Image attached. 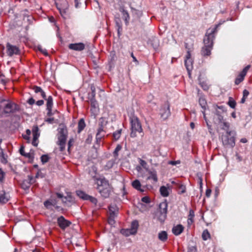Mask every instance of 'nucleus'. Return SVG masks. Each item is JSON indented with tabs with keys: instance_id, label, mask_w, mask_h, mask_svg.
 Here are the masks:
<instances>
[{
	"instance_id": "69168bd1",
	"label": "nucleus",
	"mask_w": 252,
	"mask_h": 252,
	"mask_svg": "<svg viewBox=\"0 0 252 252\" xmlns=\"http://www.w3.org/2000/svg\"><path fill=\"white\" fill-rule=\"evenodd\" d=\"M188 252H197V250L195 247H191L189 248Z\"/></svg>"
},
{
	"instance_id": "39448f33",
	"label": "nucleus",
	"mask_w": 252,
	"mask_h": 252,
	"mask_svg": "<svg viewBox=\"0 0 252 252\" xmlns=\"http://www.w3.org/2000/svg\"><path fill=\"white\" fill-rule=\"evenodd\" d=\"M67 136V130L66 126L63 124L60 125V127L58 128L57 144L60 146V150L61 152H63L65 149Z\"/></svg>"
},
{
	"instance_id": "0e129e2a",
	"label": "nucleus",
	"mask_w": 252,
	"mask_h": 252,
	"mask_svg": "<svg viewBox=\"0 0 252 252\" xmlns=\"http://www.w3.org/2000/svg\"><path fill=\"white\" fill-rule=\"evenodd\" d=\"M62 201L63 202V203L66 204V205L67 206H69V204H68V203L67 202V196H64L62 199Z\"/></svg>"
},
{
	"instance_id": "1a4fd4ad",
	"label": "nucleus",
	"mask_w": 252,
	"mask_h": 252,
	"mask_svg": "<svg viewBox=\"0 0 252 252\" xmlns=\"http://www.w3.org/2000/svg\"><path fill=\"white\" fill-rule=\"evenodd\" d=\"M56 5L61 15L64 19H66L69 17L68 3L66 1L63 0L61 4L57 3Z\"/></svg>"
},
{
	"instance_id": "052dcab7",
	"label": "nucleus",
	"mask_w": 252,
	"mask_h": 252,
	"mask_svg": "<svg viewBox=\"0 0 252 252\" xmlns=\"http://www.w3.org/2000/svg\"><path fill=\"white\" fill-rule=\"evenodd\" d=\"M27 102L30 105H32L35 103V100L33 99V97H31L27 100Z\"/></svg>"
},
{
	"instance_id": "49530a36",
	"label": "nucleus",
	"mask_w": 252,
	"mask_h": 252,
	"mask_svg": "<svg viewBox=\"0 0 252 252\" xmlns=\"http://www.w3.org/2000/svg\"><path fill=\"white\" fill-rule=\"evenodd\" d=\"M109 211L110 212V215H114L116 211H117L115 205H110L109 207Z\"/></svg>"
},
{
	"instance_id": "bf43d9fd",
	"label": "nucleus",
	"mask_w": 252,
	"mask_h": 252,
	"mask_svg": "<svg viewBox=\"0 0 252 252\" xmlns=\"http://www.w3.org/2000/svg\"><path fill=\"white\" fill-rule=\"evenodd\" d=\"M104 127H101L99 126L96 134H97L98 135H102L101 133L102 132L104 131Z\"/></svg>"
},
{
	"instance_id": "a878e982",
	"label": "nucleus",
	"mask_w": 252,
	"mask_h": 252,
	"mask_svg": "<svg viewBox=\"0 0 252 252\" xmlns=\"http://www.w3.org/2000/svg\"><path fill=\"white\" fill-rule=\"evenodd\" d=\"M139 226L138 221L137 220H134L132 221L130 229L131 231H133L135 234L137 232V229Z\"/></svg>"
},
{
	"instance_id": "e433bc0d",
	"label": "nucleus",
	"mask_w": 252,
	"mask_h": 252,
	"mask_svg": "<svg viewBox=\"0 0 252 252\" xmlns=\"http://www.w3.org/2000/svg\"><path fill=\"white\" fill-rule=\"evenodd\" d=\"M217 108L215 111L214 115H222L225 112L224 107L223 106H217Z\"/></svg>"
},
{
	"instance_id": "58836bf2",
	"label": "nucleus",
	"mask_w": 252,
	"mask_h": 252,
	"mask_svg": "<svg viewBox=\"0 0 252 252\" xmlns=\"http://www.w3.org/2000/svg\"><path fill=\"white\" fill-rule=\"evenodd\" d=\"M121 129L117 130L113 133V136L115 140H117L120 138L121 135Z\"/></svg>"
},
{
	"instance_id": "9d476101",
	"label": "nucleus",
	"mask_w": 252,
	"mask_h": 252,
	"mask_svg": "<svg viewBox=\"0 0 252 252\" xmlns=\"http://www.w3.org/2000/svg\"><path fill=\"white\" fill-rule=\"evenodd\" d=\"M76 195L81 199L84 200H89L94 205H96L97 200L96 198L90 196L82 190H78L76 191Z\"/></svg>"
},
{
	"instance_id": "a211bd4d",
	"label": "nucleus",
	"mask_w": 252,
	"mask_h": 252,
	"mask_svg": "<svg viewBox=\"0 0 252 252\" xmlns=\"http://www.w3.org/2000/svg\"><path fill=\"white\" fill-rule=\"evenodd\" d=\"M10 198L8 193H6L5 190H2L0 191V203L5 204L7 203Z\"/></svg>"
},
{
	"instance_id": "20e7f679",
	"label": "nucleus",
	"mask_w": 252,
	"mask_h": 252,
	"mask_svg": "<svg viewBox=\"0 0 252 252\" xmlns=\"http://www.w3.org/2000/svg\"><path fill=\"white\" fill-rule=\"evenodd\" d=\"M97 189L101 196L104 198L109 197L111 192V188L108 181L105 178H100L97 180Z\"/></svg>"
},
{
	"instance_id": "774afa93",
	"label": "nucleus",
	"mask_w": 252,
	"mask_h": 252,
	"mask_svg": "<svg viewBox=\"0 0 252 252\" xmlns=\"http://www.w3.org/2000/svg\"><path fill=\"white\" fill-rule=\"evenodd\" d=\"M44 101L43 100H39L36 102V104L39 106L43 105Z\"/></svg>"
},
{
	"instance_id": "f704fd0d",
	"label": "nucleus",
	"mask_w": 252,
	"mask_h": 252,
	"mask_svg": "<svg viewBox=\"0 0 252 252\" xmlns=\"http://www.w3.org/2000/svg\"><path fill=\"white\" fill-rule=\"evenodd\" d=\"M220 127L221 129L225 130L226 132L228 131H230L229 129L230 127V124L229 123L224 121H222V123H220Z\"/></svg>"
},
{
	"instance_id": "0eeeda50",
	"label": "nucleus",
	"mask_w": 252,
	"mask_h": 252,
	"mask_svg": "<svg viewBox=\"0 0 252 252\" xmlns=\"http://www.w3.org/2000/svg\"><path fill=\"white\" fill-rule=\"evenodd\" d=\"M168 204L166 201L160 203L159 205V215L158 217V220L162 223L167 217Z\"/></svg>"
},
{
	"instance_id": "8fccbe9b",
	"label": "nucleus",
	"mask_w": 252,
	"mask_h": 252,
	"mask_svg": "<svg viewBox=\"0 0 252 252\" xmlns=\"http://www.w3.org/2000/svg\"><path fill=\"white\" fill-rule=\"evenodd\" d=\"M179 190L181 194L184 193L186 191V186L183 185H178Z\"/></svg>"
},
{
	"instance_id": "338daca9",
	"label": "nucleus",
	"mask_w": 252,
	"mask_h": 252,
	"mask_svg": "<svg viewBox=\"0 0 252 252\" xmlns=\"http://www.w3.org/2000/svg\"><path fill=\"white\" fill-rule=\"evenodd\" d=\"M211 192H212V191H211V189H207L206 190V193H205L206 196L207 197H209L211 195Z\"/></svg>"
},
{
	"instance_id": "09e8293b",
	"label": "nucleus",
	"mask_w": 252,
	"mask_h": 252,
	"mask_svg": "<svg viewBox=\"0 0 252 252\" xmlns=\"http://www.w3.org/2000/svg\"><path fill=\"white\" fill-rule=\"evenodd\" d=\"M44 121L50 124H52L54 123H56V122L55 121L54 118L52 117H49V118L45 119Z\"/></svg>"
},
{
	"instance_id": "c03bdc74",
	"label": "nucleus",
	"mask_w": 252,
	"mask_h": 252,
	"mask_svg": "<svg viewBox=\"0 0 252 252\" xmlns=\"http://www.w3.org/2000/svg\"><path fill=\"white\" fill-rule=\"evenodd\" d=\"M107 124V121L105 120V118L102 117L99 119L98 126L104 127L106 126Z\"/></svg>"
},
{
	"instance_id": "7c9ffc66",
	"label": "nucleus",
	"mask_w": 252,
	"mask_h": 252,
	"mask_svg": "<svg viewBox=\"0 0 252 252\" xmlns=\"http://www.w3.org/2000/svg\"><path fill=\"white\" fill-rule=\"evenodd\" d=\"M46 102V109H50V108H52L53 106V97L51 95L49 96L46 99H45Z\"/></svg>"
},
{
	"instance_id": "ea45409f",
	"label": "nucleus",
	"mask_w": 252,
	"mask_h": 252,
	"mask_svg": "<svg viewBox=\"0 0 252 252\" xmlns=\"http://www.w3.org/2000/svg\"><path fill=\"white\" fill-rule=\"evenodd\" d=\"M227 104L231 108L233 109L235 108L236 105V101L231 97L229 98Z\"/></svg>"
},
{
	"instance_id": "6e6552de",
	"label": "nucleus",
	"mask_w": 252,
	"mask_h": 252,
	"mask_svg": "<svg viewBox=\"0 0 252 252\" xmlns=\"http://www.w3.org/2000/svg\"><path fill=\"white\" fill-rule=\"evenodd\" d=\"M159 115L163 120H167L171 115L170 104L168 101L165 102L160 106Z\"/></svg>"
},
{
	"instance_id": "603ef678",
	"label": "nucleus",
	"mask_w": 252,
	"mask_h": 252,
	"mask_svg": "<svg viewBox=\"0 0 252 252\" xmlns=\"http://www.w3.org/2000/svg\"><path fill=\"white\" fill-rule=\"evenodd\" d=\"M131 12H132V13L133 14V15H137V16H139V15H141V12L140 11L131 7Z\"/></svg>"
},
{
	"instance_id": "6ab92c4d",
	"label": "nucleus",
	"mask_w": 252,
	"mask_h": 252,
	"mask_svg": "<svg viewBox=\"0 0 252 252\" xmlns=\"http://www.w3.org/2000/svg\"><path fill=\"white\" fill-rule=\"evenodd\" d=\"M115 22L116 27H117L118 36H120L123 30L122 23L121 18L120 17H115Z\"/></svg>"
},
{
	"instance_id": "13d9d810",
	"label": "nucleus",
	"mask_w": 252,
	"mask_h": 252,
	"mask_svg": "<svg viewBox=\"0 0 252 252\" xmlns=\"http://www.w3.org/2000/svg\"><path fill=\"white\" fill-rule=\"evenodd\" d=\"M114 216V215H110V217H109V220H108V222L111 225H113L115 223V221L113 219Z\"/></svg>"
},
{
	"instance_id": "9b49d317",
	"label": "nucleus",
	"mask_w": 252,
	"mask_h": 252,
	"mask_svg": "<svg viewBox=\"0 0 252 252\" xmlns=\"http://www.w3.org/2000/svg\"><path fill=\"white\" fill-rule=\"evenodd\" d=\"M91 92L88 93V98L90 100L91 107L96 108L98 107V103L95 99V89L94 85L91 86Z\"/></svg>"
},
{
	"instance_id": "393cba45",
	"label": "nucleus",
	"mask_w": 252,
	"mask_h": 252,
	"mask_svg": "<svg viewBox=\"0 0 252 252\" xmlns=\"http://www.w3.org/2000/svg\"><path fill=\"white\" fill-rule=\"evenodd\" d=\"M185 65L187 68V70L188 72V73L190 76V71L193 68L192 66V60H185Z\"/></svg>"
},
{
	"instance_id": "a18cd8bd",
	"label": "nucleus",
	"mask_w": 252,
	"mask_h": 252,
	"mask_svg": "<svg viewBox=\"0 0 252 252\" xmlns=\"http://www.w3.org/2000/svg\"><path fill=\"white\" fill-rule=\"evenodd\" d=\"M46 110H47V116L48 117H52L56 113H59V112L57 110L53 111L52 108H50V109H46Z\"/></svg>"
},
{
	"instance_id": "473e14b6",
	"label": "nucleus",
	"mask_w": 252,
	"mask_h": 252,
	"mask_svg": "<svg viewBox=\"0 0 252 252\" xmlns=\"http://www.w3.org/2000/svg\"><path fill=\"white\" fill-rule=\"evenodd\" d=\"M149 173L150 174V176L147 177V180L152 179L154 180L155 182H157L158 181V177L156 171H149Z\"/></svg>"
},
{
	"instance_id": "4d7b16f0",
	"label": "nucleus",
	"mask_w": 252,
	"mask_h": 252,
	"mask_svg": "<svg viewBox=\"0 0 252 252\" xmlns=\"http://www.w3.org/2000/svg\"><path fill=\"white\" fill-rule=\"evenodd\" d=\"M251 67V65H248L247 66H246L243 69V70L241 72V73L243 74L244 75L246 76V73L248 71V70L249 69V68H250Z\"/></svg>"
},
{
	"instance_id": "f03ea898",
	"label": "nucleus",
	"mask_w": 252,
	"mask_h": 252,
	"mask_svg": "<svg viewBox=\"0 0 252 252\" xmlns=\"http://www.w3.org/2000/svg\"><path fill=\"white\" fill-rule=\"evenodd\" d=\"M20 110L18 104L9 99L0 97V117H7Z\"/></svg>"
},
{
	"instance_id": "c85d7f7f",
	"label": "nucleus",
	"mask_w": 252,
	"mask_h": 252,
	"mask_svg": "<svg viewBox=\"0 0 252 252\" xmlns=\"http://www.w3.org/2000/svg\"><path fill=\"white\" fill-rule=\"evenodd\" d=\"M167 233L165 231H162L159 232L158 234V238L162 242H165L167 239Z\"/></svg>"
},
{
	"instance_id": "e2e57ef3",
	"label": "nucleus",
	"mask_w": 252,
	"mask_h": 252,
	"mask_svg": "<svg viewBox=\"0 0 252 252\" xmlns=\"http://www.w3.org/2000/svg\"><path fill=\"white\" fill-rule=\"evenodd\" d=\"M180 160H176V161H169V164H171V165H175L177 164H180Z\"/></svg>"
},
{
	"instance_id": "5fc2aeb1",
	"label": "nucleus",
	"mask_w": 252,
	"mask_h": 252,
	"mask_svg": "<svg viewBox=\"0 0 252 252\" xmlns=\"http://www.w3.org/2000/svg\"><path fill=\"white\" fill-rule=\"evenodd\" d=\"M25 157L28 158L29 159H31L32 160H33L34 157L32 154L30 153H25L24 154V156Z\"/></svg>"
},
{
	"instance_id": "3c124183",
	"label": "nucleus",
	"mask_w": 252,
	"mask_h": 252,
	"mask_svg": "<svg viewBox=\"0 0 252 252\" xmlns=\"http://www.w3.org/2000/svg\"><path fill=\"white\" fill-rule=\"evenodd\" d=\"M31 133V130L29 129H27L26 130V134L23 135V138L26 140H30V135Z\"/></svg>"
},
{
	"instance_id": "423d86ee",
	"label": "nucleus",
	"mask_w": 252,
	"mask_h": 252,
	"mask_svg": "<svg viewBox=\"0 0 252 252\" xmlns=\"http://www.w3.org/2000/svg\"><path fill=\"white\" fill-rule=\"evenodd\" d=\"M129 118L131 130L130 136L131 137H135L137 136V132L141 133L142 132V126L139 120L136 116L131 114Z\"/></svg>"
},
{
	"instance_id": "4be33fe9",
	"label": "nucleus",
	"mask_w": 252,
	"mask_h": 252,
	"mask_svg": "<svg viewBox=\"0 0 252 252\" xmlns=\"http://www.w3.org/2000/svg\"><path fill=\"white\" fill-rule=\"evenodd\" d=\"M184 230V227L181 224H178L172 228V232L175 235H180Z\"/></svg>"
},
{
	"instance_id": "bb28decb",
	"label": "nucleus",
	"mask_w": 252,
	"mask_h": 252,
	"mask_svg": "<svg viewBox=\"0 0 252 252\" xmlns=\"http://www.w3.org/2000/svg\"><path fill=\"white\" fill-rule=\"evenodd\" d=\"M223 117L222 115H214L213 116V121L215 124L220 125L223 121Z\"/></svg>"
},
{
	"instance_id": "4468645a",
	"label": "nucleus",
	"mask_w": 252,
	"mask_h": 252,
	"mask_svg": "<svg viewBox=\"0 0 252 252\" xmlns=\"http://www.w3.org/2000/svg\"><path fill=\"white\" fill-rule=\"evenodd\" d=\"M32 176L28 175L27 180H24L21 184V187L24 190L29 189L32 184L34 183Z\"/></svg>"
},
{
	"instance_id": "2f4dec72",
	"label": "nucleus",
	"mask_w": 252,
	"mask_h": 252,
	"mask_svg": "<svg viewBox=\"0 0 252 252\" xmlns=\"http://www.w3.org/2000/svg\"><path fill=\"white\" fill-rule=\"evenodd\" d=\"M160 194L163 197H167L169 195L168 189L165 186H161L159 189Z\"/></svg>"
},
{
	"instance_id": "b1692460",
	"label": "nucleus",
	"mask_w": 252,
	"mask_h": 252,
	"mask_svg": "<svg viewBox=\"0 0 252 252\" xmlns=\"http://www.w3.org/2000/svg\"><path fill=\"white\" fill-rule=\"evenodd\" d=\"M56 204H57V201L55 199L47 200L44 202V206L46 207V208L48 209H50L51 206H53L54 207L55 206H56Z\"/></svg>"
},
{
	"instance_id": "c756f323",
	"label": "nucleus",
	"mask_w": 252,
	"mask_h": 252,
	"mask_svg": "<svg viewBox=\"0 0 252 252\" xmlns=\"http://www.w3.org/2000/svg\"><path fill=\"white\" fill-rule=\"evenodd\" d=\"M86 124L83 119H81L78 124V132L80 133L85 127Z\"/></svg>"
},
{
	"instance_id": "ddd939ff",
	"label": "nucleus",
	"mask_w": 252,
	"mask_h": 252,
	"mask_svg": "<svg viewBox=\"0 0 252 252\" xmlns=\"http://www.w3.org/2000/svg\"><path fill=\"white\" fill-rule=\"evenodd\" d=\"M6 48L7 54L10 57L12 56L14 54L18 55L19 54V49L16 46L12 45L8 43L6 45Z\"/></svg>"
},
{
	"instance_id": "aec40b11",
	"label": "nucleus",
	"mask_w": 252,
	"mask_h": 252,
	"mask_svg": "<svg viewBox=\"0 0 252 252\" xmlns=\"http://www.w3.org/2000/svg\"><path fill=\"white\" fill-rule=\"evenodd\" d=\"M149 44L153 47L155 50L158 49L159 46V40L156 37H152L149 40Z\"/></svg>"
},
{
	"instance_id": "c9c22d12",
	"label": "nucleus",
	"mask_w": 252,
	"mask_h": 252,
	"mask_svg": "<svg viewBox=\"0 0 252 252\" xmlns=\"http://www.w3.org/2000/svg\"><path fill=\"white\" fill-rule=\"evenodd\" d=\"M245 76V75L240 72L235 79V84L236 85H239L244 80Z\"/></svg>"
},
{
	"instance_id": "4c0bfd02",
	"label": "nucleus",
	"mask_w": 252,
	"mask_h": 252,
	"mask_svg": "<svg viewBox=\"0 0 252 252\" xmlns=\"http://www.w3.org/2000/svg\"><path fill=\"white\" fill-rule=\"evenodd\" d=\"M122 146L120 144H118L113 152V156L116 159L118 158L119 155L118 153L122 149Z\"/></svg>"
},
{
	"instance_id": "864d4df0",
	"label": "nucleus",
	"mask_w": 252,
	"mask_h": 252,
	"mask_svg": "<svg viewBox=\"0 0 252 252\" xmlns=\"http://www.w3.org/2000/svg\"><path fill=\"white\" fill-rule=\"evenodd\" d=\"M38 49L39 51H40L42 53H43L45 56L48 55L47 50L45 49H43L41 46H38Z\"/></svg>"
},
{
	"instance_id": "f257e3e1",
	"label": "nucleus",
	"mask_w": 252,
	"mask_h": 252,
	"mask_svg": "<svg viewBox=\"0 0 252 252\" xmlns=\"http://www.w3.org/2000/svg\"><path fill=\"white\" fill-rule=\"evenodd\" d=\"M218 26L214 28H211L207 30L205 35L204 37L203 42L204 46L202 47L201 53L203 56H208L211 54V50L213 48L214 40L215 37V34L217 32Z\"/></svg>"
},
{
	"instance_id": "5701e85b",
	"label": "nucleus",
	"mask_w": 252,
	"mask_h": 252,
	"mask_svg": "<svg viewBox=\"0 0 252 252\" xmlns=\"http://www.w3.org/2000/svg\"><path fill=\"white\" fill-rule=\"evenodd\" d=\"M32 90L36 94L40 93L42 97L44 99H46V94L41 87L37 86H34L32 87Z\"/></svg>"
},
{
	"instance_id": "a19ab883",
	"label": "nucleus",
	"mask_w": 252,
	"mask_h": 252,
	"mask_svg": "<svg viewBox=\"0 0 252 252\" xmlns=\"http://www.w3.org/2000/svg\"><path fill=\"white\" fill-rule=\"evenodd\" d=\"M40 158L42 164H44L49 161L50 157L48 156V155H43Z\"/></svg>"
},
{
	"instance_id": "72a5a7b5",
	"label": "nucleus",
	"mask_w": 252,
	"mask_h": 252,
	"mask_svg": "<svg viewBox=\"0 0 252 252\" xmlns=\"http://www.w3.org/2000/svg\"><path fill=\"white\" fill-rule=\"evenodd\" d=\"M120 232L122 234L125 236H129L131 235H135L134 232L131 231L130 228L129 229H122L120 231Z\"/></svg>"
},
{
	"instance_id": "dca6fc26",
	"label": "nucleus",
	"mask_w": 252,
	"mask_h": 252,
	"mask_svg": "<svg viewBox=\"0 0 252 252\" xmlns=\"http://www.w3.org/2000/svg\"><path fill=\"white\" fill-rule=\"evenodd\" d=\"M119 10L122 13V17L124 20L126 25L128 26L130 20V16L128 11L126 10L123 7H120Z\"/></svg>"
},
{
	"instance_id": "37998d69",
	"label": "nucleus",
	"mask_w": 252,
	"mask_h": 252,
	"mask_svg": "<svg viewBox=\"0 0 252 252\" xmlns=\"http://www.w3.org/2000/svg\"><path fill=\"white\" fill-rule=\"evenodd\" d=\"M202 237L204 240H207L208 238L210 237V233L208 230L206 229L203 231L202 234Z\"/></svg>"
},
{
	"instance_id": "412c9836",
	"label": "nucleus",
	"mask_w": 252,
	"mask_h": 252,
	"mask_svg": "<svg viewBox=\"0 0 252 252\" xmlns=\"http://www.w3.org/2000/svg\"><path fill=\"white\" fill-rule=\"evenodd\" d=\"M199 104L201 107V108L203 109V111H202L203 115L204 118H205V110L206 109V107L207 106V103L206 99L203 97H200L199 99Z\"/></svg>"
},
{
	"instance_id": "6e6d98bb",
	"label": "nucleus",
	"mask_w": 252,
	"mask_h": 252,
	"mask_svg": "<svg viewBox=\"0 0 252 252\" xmlns=\"http://www.w3.org/2000/svg\"><path fill=\"white\" fill-rule=\"evenodd\" d=\"M141 201L145 203H149L150 202V199L148 196H146L142 198Z\"/></svg>"
},
{
	"instance_id": "7ed1b4c3",
	"label": "nucleus",
	"mask_w": 252,
	"mask_h": 252,
	"mask_svg": "<svg viewBox=\"0 0 252 252\" xmlns=\"http://www.w3.org/2000/svg\"><path fill=\"white\" fill-rule=\"evenodd\" d=\"M236 132L235 130L228 131L225 133L220 134L223 146L226 148H233L235 145Z\"/></svg>"
},
{
	"instance_id": "f3484780",
	"label": "nucleus",
	"mask_w": 252,
	"mask_h": 252,
	"mask_svg": "<svg viewBox=\"0 0 252 252\" xmlns=\"http://www.w3.org/2000/svg\"><path fill=\"white\" fill-rule=\"evenodd\" d=\"M38 131L39 129L37 126L34 127L32 129L33 139L32 141V144L33 146L35 147L38 145V142H37V141L40 135Z\"/></svg>"
},
{
	"instance_id": "2eb2a0df",
	"label": "nucleus",
	"mask_w": 252,
	"mask_h": 252,
	"mask_svg": "<svg viewBox=\"0 0 252 252\" xmlns=\"http://www.w3.org/2000/svg\"><path fill=\"white\" fill-rule=\"evenodd\" d=\"M68 48L74 51H81L85 49V44L83 43H71L69 44Z\"/></svg>"
},
{
	"instance_id": "680f3d73",
	"label": "nucleus",
	"mask_w": 252,
	"mask_h": 252,
	"mask_svg": "<svg viewBox=\"0 0 252 252\" xmlns=\"http://www.w3.org/2000/svg\"><path fill=\"white\" fill-rule=\"evenodd\" d=\"M249 94V92L247 90H244L243 92V97L245 98H247Z\"/></svg>"
},
{
	"instance_id": "cd10ccee",
	"label": "nucleus",
	"mask_w": 252,
	"mask_h": 252,
	"mask_svg": "<svg viewBox=\"0 0 252 252\" xmlns=\"http://www.w3.org/2000/svg\"><path fill=\"white\" fill-rule=\"evenodd\" d=\"M132 187L136 189L139 190L141 192L144 191L143 189H141V183L138 180H135L132 182Z\"/></svg>"
},
{
	"instance_id": "f8f14e48",
	"label": "nucleus",
	"mask_w": 252,
	"mask_h": 252,
	"mask_svg": "<svg viewBox=\"0 0 252 252\" xmlns=\"http://www.w3.org/2000/svg\"><path fill=\"white\" fill-rule=\"evenodd\" d=\"M57 223L59 227L63 230L71 224V222L66 220L63 216H60L58 218Z\"/></svg>"
},
{
	"instance_id": "de8ad7c7",
	"label": "nucleus",
	"mask_w": 252,
	"mask_h": 252,
	"mask_svg": "<svg viewBox=\"0 0 252 252\" xmlns=\"http://www.w3.org/2000/svg\"><path fill=\"white\" fill-rule=\"evenodd\" d=\"M139 163L140 164V166H142L144 169H147L148 168H147V162L145 160H144L141 158H139Z\"/></svg>"
},
{
	"instance_id": "79ce46f5",
	"label": "nucleus",
	"mask_w": 252,
	"mask_h": 252,
	"mask_svg": "<svg viewBox=\"0 0 252 252\" xmlns=\"http://www.w3.org/2000/svg\"><path fill=\"white\" fill-rule=\"evenodd\" d=\"M67 199L69 205L75 203V198L70 194L67 195Z\"/></svg>"
}]
</instances>
